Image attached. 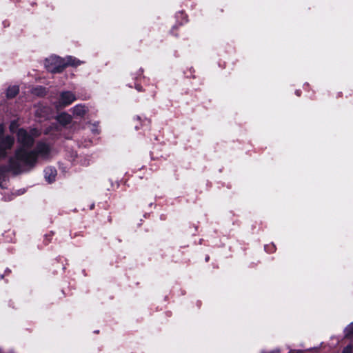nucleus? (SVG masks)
I'll use <instances>...</instances> for the list:
<instances>
[{"label":"nucleus","mask_w":353,"mask_h":353,"mask_svg":"<svg viewBox=\"0 0 353 353\" xmlns=\"http://www.w3.org/2000/svg\"><path fill=\"white\" fill-rule=\"evenodd\" d=\"M205 262H208L210 261V256L209 255H206L205 256Z\"/></svg>","instance_id":"nucleus-26"},{"label":"nucleus","mask_w":353,"mask_h":353,"mask_svg":"<svg viewBox=\"0 0 353 353\" xmlns=\"http://www.w3.org/2000/svg\"><path fill=\"white\" fill-rule=\"evenodd\" d=\"M18 127H19V124H18L17 121L13 120L10 122V124L9 125V130H10V132L17 134V132L19 129Z\"/></svg>","instance_id":"nucleus-15"},{"label":"nucleus","mask_w":353,"mask_h":353,"mask_svg":"<svg viewBox=\"0 0 353 353\" xmlns=\"http://www.w3.org/2000/svg\"><path fill=\"white\" fill-rule=\"evenodd\" d=\"M353 336V322L349 324L345 329V336L350 339Z\"/></svg>","instance_id":"nucleus-14"},{"label":"nucleus","mask_w":353,"mask_h":353,"mask_svg":"<svg viewBox=\"0 0 353 353\" xmlns=\"http://www.w3.org/2000/svg\"><path fill=\"white\" fill-rule=\"evenodd\" d=\"M51 68V70H50V72H52L53 74H57V73L63 72L65 68Z\"/></svg>","instance_id":"nucleus-19"},{"label":"nucleus","mask_w":353,"mask_h":353,"mask_svg":"<svg viewBox=\"0 0 353 353\" xmlns=\"http://www.w3.org/2000/svg\"><path fill=\"white\" fill-rule=\"evenodd\" d=\"M19 165L17 164L14 159H8V165H0V187L3 188V183L6 181L9 172H12L13 174H19Z\"/></svg>","instance_id":"nucleus-4"},{"label":"nucleus","mask_w":353,"mask_h":353,"mask_svg":"<svg viewBox=\"0 0 353 353\" xmlns=\"http://www.w3.org/2000/svg\"><path fill=\"white\" fill-rule=\"evenodd\" d=\"M94 332L96 333V334H98L99 332V330H96Z\"/></svg>","instance_id":"nucleus-29"},{"label":"nucleus","mask_w":353,"mask_h":353,"mask_svg":"<svg viewBox=\"0 0 353 353\" xmlns=\"http://www.w3.org/2000/svg\"><path fill=\"white\" fill-rule=\"evenodd\" d=\"M58 121L63 125L69 124L71 122V117L67 113H62L58 117Z\"/></svg>","instance_id":"nucleus-13"},{"label":"nucleus","mask_w":353,"mask_h":353,"mask_svg":"<svg viewBox=\"0 0 353 353\" xmlns=\"http://www.w3.org/2000/svg\"><path fill=\"white\" fill-rule=\"evenodd\" d=\"M166 154L162 153V150L159 146H155L153 148L152 150L150 152V157L152 160H157L160 159H166Z\"/></svg>","instance_id":"nucleus-9"},{"label":"nucleus","mask_w":353,"mask_h":353,"mask_svg":"<svg viewBox=\"0 0 353 353\" xmlns=\"http://www.w3.org/2000/svg\"><path fill=\"white\" fill-rule=\"evenodd\" d=\"M53 236H54V232H50L45 234L44 235V239H43V243L46 245H48L51 242Z\"/></svg>","instance_id":"nucleus-16"},{"label":"nucleus","mask_w":353,"mask_h":353,"mask_svg":"<svg viewBox=\"0 0 353 353\" xmlns=\"http://www.w3.org/2000/svg\"><path fill=\"white\" fill-rule=\"evenodd\" d=\"M352 351L353 345L352 344H349L343 348L342 353H352Z\"/></svg>","instance_id":"nucleus-18"},{"label":"nucleus","mask_w":353,"mask_h":353,"mask_svg":"<svg viewBox=\"0 0 353 353\" xmlns=\"http://www.w3.org/2000/svg\"><path fill=\"white\" fill-rule=\"evenodd\" d=\"M3 133H4L3 126L1 124H0V137L3 136Z\"/></svg>","instance_id":"nucleus-23"},{"label":"nucleus","mask_w":353,"mask_h":353,"mask_svg":"<svg viewBox=\"0 0 353 353\" xmlns=\"http://www.w3.org/2000/svg\"><path fill=\"white\" fill-rule=\"evenodd\" d=\"M136 89H137L138 91H139V92H141V91H142V90H142V86H141V85H136Z\"/></svg>","instance_id":"nucleus-25"},{"label":"nucleus","mask_w":353,"mask_h":353,"mask_svg":"<svg viewBox=\"0 0 353 353\" xmlns=\"http://www.w3.org/2000/svg\"><path fill=\"white\" fill-rule=\"evenodd\" d=\"M86 109L84 105H77L74 107L73 114L79 116L83 117L86 114Z\"/></svg>","instance_id":"nucleus-12"},{"label":"nucleus","mask_w":353,"mask_h":353,"mask_svg":"<svg viewBox=\"0 0 353 353\" xmlns=\"http://www.w3.org/2000/svg\"><path fill=\"white\" fill-rule=\"evenodd\" d=\"M12 273V270L7 268L4 271V274L6 276H9Z\"/></svg>","instance_id":"nucleus-21"},{"label":"nucleus","mask_w":353,"mask_h":353,"mask_svg":"<svg viewBox=\"0 0 353 353\" xmlns=\"http://www.w3.org/2000/svg\"><path fill=\"white\" fill-rule=\"evenodd\" d=\"M5 276H5L4 273H3V274H1V273H0V279H1H1H4Z\"/></svg>","instance_id":"nucleus-27"},{"label":"nucleus","mask_w":353,"mask_h":353,"mask_svg":"<svg viewBox=\"0 0 353 353\" xmlns=\"http://www.w3.org/2000/svg\"><path fill=\"white\" fill-rule=\"evenodd\" d=\"M44 174L46 180L49 183H52L55 181L57 172V170L54 168L47 167L44 170Z\"/></svg>","instance_id":"nucleus-8"},{"label":"nucleus","mask_w":353,"mask_h":353,"mask_svg":"<svg viewBox=\"0 0 353 353\" xmlns=\"http://www.w3.org/2000/svg\"><path fill=\"white\" fill-rule=\"evenodd\" d=\"M301 93H302V92H301V90H296L295 91V94H296V96H298V97H300V96L301 95Z\"/></svg>","instance_id":"nucleus-24"},{"label":"nucleus","mask_w":353,"mask_h":353,"mask_svg":"<svg viewBox=\"0 0 353 353\" xmlns=\"http://www.w3.org/2000/svg\"><path fill=\"white\" fill-rule=\"evenodd\" d=\"M19 93V87L18 85H10L6 92V96L8 99H12L17 97Z\"/></svg>","instance_id":"nucleus-10"},{"label":"nucleus","mask_w":353,"mask_h":353,"mask_svg":"<svg viewBox=\"0 0 353 353\" xmlns=\"http://www.w3.org/2000/svg\"><path fill=\"white\" fill-rule=\"evenodd\" d=\"M193 228H194V230L193 231H190V233H192V234L194 235L196 234V232H197V229H198V227L195 225H193Z\"/></svg>","instance_id":"nucleus-22"},{"label":"nucleus","mask_w":353,"mask_h":353,"mask_svg":"<svg viewBox=\"0 0 353 353\" xmlns=\"http://www.w3.org/2000/svg\"><path fill=\"white\" fill-rule=\"evenodd\" d=\"M32 93L37 97H42L47 94L48 91L46 88L41 85H37L32 88Z\"/></svg>","instance_id":"nucleus-11"},{"label":"nucleus","mask_w":353,"mask_h":353,"mask_svg":"<svg viewBox=\"0 0 353 353\" xmlns=\"http://www.w3.org/2000/svg\"><path fill=\"white\" fill-rule=\"evenodd\" d=\"M192 69H193V68H189L187 69V71H184V74H185L186 77L189 78V77H192V78H194V76L192 74Z\"/></svg>","instance_id":"nucleus-20"},{"label":"nucleus","mask_w":353,"mask_h":353,"mask_svg":"<svg viewBox=\"0 0 353 353\" xmlns=\"http://www.w3.org/2000/svg\"><path fill=\"white\" fill-rule=\"evenodd\" d=\"M99 123H94L92 125L91 130L95 134H99L100 133L99 130L98 129Z\"/></svg>","instance_id":"nucleus-17"},{"label":"nucleus","mask_w":353,"mask_h":353,"mask_svg":"<svg viewBox=\"0 0 353 353\" xmlns=\"http://www.w3.org/2000/svg\"><path fill=\"white\" fill-rule=\"evenodd\" d=\"M136 118H137V120H139H139H141V117H140L139 116H137V117H136Z\"/></svg>","instance_id":"nucleus-28"},{"label":"nucleus","mask_w":353,"mask_h":353,"mask_svg":"<svg viewBox=\"0 0 353 353\" xmlns=\"http://www.w3.org/2000/svg\"><path fill=\"white\" fill-rule=\"evenodd\" d=\"M39 135L38 130L32 128L28 132L23 128H19L17 132V140L21 145L19 148H31L34 144V137Z\"/></svg>","instance_id":"nucleus-3"},{"label":"nucleus","mask_w":353,"mask_h":353,"mask_svg":"<svg viewBox=\"0 0 353 353\" xmlns=\"http://www.w3.org/2000/svg\"><path fill=\"white\" fill-rule=\"evenodd\" d=\"M135 128H136L137 130H138V129H139V127L136 125V126H135Z\"/></svg>","instance_id":"nucleus-30"},{"label":"nucleus","mask_w":353,"mask_h":353,"mask_svg":"<svg viewBox=\"0 0 353 353\" xmlns=\"http://www.w3.org/2000/svg\"><path fill=\"white\" fill-rule=\"evenodd\" d=\"M75 95L70 91H63L61 92L59 104L62 107H66L70 105L76 100Z\"/></svg>","instance_id":"nucleus-7"},{"label":"nucleus","mask_w":353,"mask_h":353,"mask_svg":"<svg viewBox=\"0 0 353 353\" xmlns=\"http://www.w3.org/2000/svg\"><path fill=\"white\" fill-rule=\"evenodd\" d=\"M32 151L34 152L35 157L38 161L39 157H41L43 159H47L50 157L51 153V147L49 144L45 142L39 141Z\"/></svg>","instance_id":"nucleus-6"},{"label":"nucleus","mask_w":353,"mask_h":353,"mask_svg":"<svg viewBox=\"0 0 353 353\" xmlns=\"http://www.w3.org/2000/svg\"><path fill=\"white\" fill-rule=\"evenodd\" d=\"M83 62L71 56L62 58L52 54L45 59V66H76L83 64Z\"/></svg>","instance_id":"nucleus-2"},{"label":"nucleus","mask_w":353,"mask_h":353,"mask_svg":"<svg viewBox=\"0 0 353 353\" xmlns=\"http://www.w3.org/2000/svg\"><path fill=\"white\" fill-rule=\"evenodd\" d=\"M14 144V138L11 135L0 137V161L8 157V150H10Z\"/></svg>","instance_id":"nucleus-5"},{"label":"nucleus","mask_w":353,"mask_h":353,"mask_svg":"<svg viewBox=\"0 0 353 353\" xmlns=\"http://www.w3.org/2000/svg\"><path fill=\"white\" fill-rule=\"evenodd\" d=\"M29 148H18L14 152V157L9 159H14V161L19 165V174L21 173V165L27 166L30 168H34L37 163V158L32 150H28Z\"/></svg>","instance_id":"nucleus-1"}]
</instances>
